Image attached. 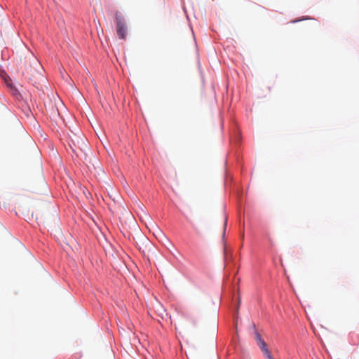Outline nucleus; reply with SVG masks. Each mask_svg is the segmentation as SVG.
<instances>
[{"instance_id":"obj_1","label":"nucleus","mask_w":359,"mask_h":359,"mask_svg":"<svg viewBox=\"0 0 359 359\" xmlns=\"http://www.w3.org/2000/svg\"><path fill=\"white\" fill-rule=\"evenodd\" d=\"M20 68L22 69V74L31 79L41 68V65L39 60L34 55H30L25 58L23 62H21Z\"/></svg>"},{"instance_id":"obj_2","label":"nucleus","mask_w":359,"mask_h":359,"mask_svg":"<svg viewBox=\"0 0 359 359\" xmlns=\"http://www.w3.org/2000/svg\"><path fill=\"white\" fill-rule=\"evenodd\" d=\"M115 22L116 32L119 39H126L127 36V25L123 15L119 11L115 13Z\"/></svg>"},{"instance_id":"obj_3","label":"nucleus","mask_w":359,"mask_h":359,"mask_svg":"<svg viewBox=\"0 0 359 359\" xmlns=\"http://www.w3.org/2000/svg\"><path fill=\"white\" fill-rule=\"evenodd\" d=\"M255 339L256 341L259 346L260 349L262 350L263 354L267 359H274L269 350L267 348L266 344L264 342V341L262 339L261 335L258 332H255Z\"/></svg>"},{"instance_id":"obj_4","label":"nucleus","mask_w":359,"mask_h":359,"mask_svg":"<svg viewBox=\"0 0 359 359\" xmlns=\"http://www.w3.org/2000/svg\"><path fill=\"white\" fill-rule=\"evenodd\" d=\"M76 142H77L78 144L81 143V146H86L85 138H83V137H78L77 140H76ZM78 146L82 150V148L81 147V145H78Z\"/></svg>"},{"instance_id":"obj_5","label":"nucleus","mask_w":359,"mask_h":359,"mask_svg":"<svg viewBox=\"0 0 359 359\" xmlns=\"http://www.w3.org/2000/svg\"><path fill=\"white\" fill-rule=\"evenodd\" d=\"M72 143H73L74 147L76 148V142L74 140H72Z\"/></svg>"},{"instance_id":"obj_6","label":"nucleus","mask_w":359,"mask_h":359,"mask_svg":"<svg viewBox=\"0 0 359 359\" xmlns=\"http://www.w3.org/2000/svg\"><path fill=\"white\" fill-rule=\"evenodd\" d=\"M226 221H227V219L226 218L225 219V222H224V229L226 228Z\"/></svg>"},{"instance_id":"obj_7","label":"nucleus","mask_w":359,"mask_h":359,"mask_svg":"<svg viewBox=\"0 0 359 359\" xmlns=\"http://www.w3.org/2000/svg\"><path fill=\"white\" fill-rule=\"evenodd\" d=\"M72 151H73L74 152H75V149H74V148H72Z\"/></svg>"}]
</instances>
